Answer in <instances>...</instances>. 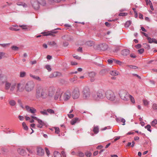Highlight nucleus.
Returning a JSON list of instances; mask_svg holds the SVG:
<instances>
[{
  "mask_svg": "<svg viewBox=\"0 0 157 157\" xmlns=\"http://www.w3.org/2000/svg\"><path fill=\"white\" fill-rule=\"evenodd\" d=\"M36 98H41L43 99L47 98L48 96L52 97V95L49 93L48 88L47 87L39 86L36 90Z\"/></svg>",
  "mask_w": 157,
  "mask_h": 157,
  "instance_id": "obj_1",
  "label": "nucleus"
},
{
  "mask_svg": "<svg viewBox=\"0 0 157 157\" xmlns=\"http://www.w3.org/2000/svg\"><path fill=\"white\" fill-rule=\"evenodd\" d=\"M105 96V93L102 90H98L96 94L93 96V98L95 100L99 101L104 98Z\"/></svg>",
  "mask_w": 157,
  "mask_h": 157,
  "instance_id": "obj_2",
  "label": "nucleus"
},
{
  "mask_svg": "<svg viewBox=\"0 0 157 157\" xmlns=\"http://www.w3.org/2000/svg\"><path fill=\"white\" fill-rule=\"evenodd\" d=\"M41 0L42 2H40L39 1L36 0L32 1L31 2L32 5L35 10H37L39 9L40 8L39 4H41L43 6L45 5L46 3L45 0Z\"/></svg>",
  "mask_w": 157,
  "mask_h": 157,
  "instance_id": "obj_3",
  "label": "nucleus"
},
{
  "mask_svg": "<svg viewBox=\"0 0 157 157\" xmlns=\"http://www.w3.org/2000/svg\"><path fill=\"white\" fill-rule=\"evenodd\" d=\"M34 86L35 84L33 81H29L26 83L25 88L26 91L29 92L33 89Z\"/></svg>",
  "mask_w": 157,
  "mask_h": 157,
  "instance_id": "obj_4",
  "label": "nucleus"
},
{
  "mask_svg": "<svg viewBox=\"0 0 157 157\" xmlns=\"http://www.w3.org/2000/svg\"><path fill=\"white\" fill-rule=\"evenodd\" d=\"M82 95L84 99H87L89 98L90 95V90L88 87H85L82 90Z\"/></svg>",
  "mask_w": 157,
  "mask_h": 157,
  "instance_id": "obj_5",
  "label": "nucleus"
},
{
  "mask_svg": "<svg viewBox=\"0 0 157 157\" xmlns=\"http://www.w3.org/2000/svg\"><path fill=\"white\" fill-rule=\"evenodd\" d=\"M105 96L107 98L111 101H114L115 98L114 93L111 90H108L105 92Z\"/></svg>",
  "mask_w": 157,
  "mask_h": 157,
  "instance_id": "obj_6",
  "label": "nucleus"
},
{
  "mask_svg": "<svg viewBox=\"0 0 157 157\" xmlns=\"http://www.w3.org/2000/svg\"><path fill=\"white\" fill-rule=\"evenodd\" d=\"M57 29H60V28H57L54 30H52L50 31L47 32H42L41 33L43 34L44 36H55V35L54 34L56 33H58V31L56 30Z\"/></svg>",
  "mask_w": 157,
  "mask_h": 157,
  "instance_id": "obj_7",
  "label": "nucleus"
},
{
  "mask_svg": "<svg viewBox=\"0 0 157 157\" xmlns=\"http://www.w3.org/2000/svg\"><path fill=\"white\" fill-rule=\"evenodd\" d=\"M119 94L121 98L124 100H128L129 99V94H127L126 92L124 91H121Z\"/></svg>",
  "mask_w": 157,
  "mask_h": 157,
  "instance_id": "obj_8",
  "label": "nucleus"
},
{
  "mask_svg": "<svg viewBox=\"0 0 157 157\" xmlns=\"http://www.w3.org/2000/svg\"><path fill=\"white\" fill-rule=\"evenodd\" d=\"M80 95L79 90L78 88H75L72 93V95L74 99L78 98Z\"/></svg>",
  "mask_w": 157,
  "mask_h": 157,
  "instance_id": "obj_9",
  "label": "nucleus"
},
{
  "mask_svg": "<svg viewBox=\"0 0 157 157\" xmlns=\"http://www.w3.org/2000/svg\"><path fill=\"white\" fill-rule=\"evenodd\" d=\"M71 96L70 92L69 91H67L63 94V99L64 101H67L69 99Z\"/></svg>",
  "mask_w": 157,
  "mask_h": 157,
  "instance_id": "obj_10",
  "label": "nucleus"
},
{
  "mask_svg": "<svg viewBox=\"0 0 157 157\" xmlns=\"http://www.w3.org/2000/svg\"><path fill=\"white\" fill-rule=\"evenodd\" d=\"M25 108L27 111L32 113H35L36 112V110L33 107H30L28 105H26Z\"/></svg>",
  "mask_w": 157,
  "mask_h": 157,
  "instance_id": "obj_11",
  "label": "nucleus"
},
{
  "mask_svg": "<svg viewBox=\"0 0 157 157\" xmlns=\"http://www.w3.org/2000/svg\"><path fill=\"white\" fill-rule=\"evenodd\" d=\"M37 155L40 156H42L44 154V150L41 147H37Z\"/></svg>",
  "mask_w": 157,
  "mask_h": 157,
  "instance_id": "obj_12",
  "label": "nucleus"
},
{
  "mask_svg": "<svg viewBox=\"0 0 157 157\" xmlns=\"http://www.w3.org/2000/svg\"><path fill=\"white\" fill-rule=\"evenodd\" d=\"M89 76L90 78V80L91 82H94L95 80V77L96 76V73L94 72H91L89 73Z\"/></svg>",
  "mask_w": 157,
  "mask_h": 157,
  "instance_id": "obj_13",
  "label": "nucleus"
},
{
  "mask_svg": "<svg viewBox=\"0 0 157 157\" xmlns=\"http://www.w3.org/2000/svg\"><path fill=\"white\" fill-rule=\"evenodd\" d=\"M17 151L18 153L21 155L25 156L27 155L25 150L23 149L19 148L17 149Z\"/></svg>",
  "mask_w": 157,
  "mask_h": 157,
  "instance_id": "obj_14",
  "label": "nucleus"
},
{
  "mask_svg": "<svg viewBox=\"0 0 157 157\" xmlns=\"http://www.w3.org/2000/svg\"><path fill=\"white\" fill-rule=\"evenodd\" d=\"M62 94V93L59 90L56 92L55 95L54 97V99L56 100L59 97L60 99L61 98V95Z\"/></svg>",
  "mask_w": 157,
  "mask_h": 157,
  "instance_id": "obj_15",
  "label": "nucleus"
},
{
  "mask_svg": "<svg viewBox=\"0 0 157 157\" xmlns=\"http://www.w3.org/2000/svg\"><path fill=\"white\" fill-rule=\"evenodd\" d=\"M39 124L37 125V127L39 128H42L43 126H44L45 124L42 120L39 119L37 120Z\"/></svg>",
  "mask_w": 157,
  "mask_h": 157,
  "instance_id": "obj_16",
  "label": "nucleus"
},
{
  "mask_svg": "<svg viewBox=\"0 0 157 157\" xmlns=\"http://www.w3.org/2000/svg\"><path fill=\"white\" fill-rule=\"evenodd\" d=\"M2 84L5 83V89L6 90H8L11 86V83L6 81H2L1 82Z\"/></svg>",
  "mask_w": 157,
  "mask_h": 157,
  "instance_id": "obj_17",
  "label": "nucleus"
},
{
  "mask_svg": "<svg viewBox=\"0 0 157 157\" xmlns=\"http://www.w3.org/2000/svg\"><path fill=\"white\" fill-rule=\"evenodd\" d=\"M100 48V50L102 51H105L108 48V46L107 44H102L99 45Z\"/></svg>",
  "mask_w": 157,
  "mask_h": 157,
  "instance_id": "obj_18",
  "label": "nucleus"
},
{
  "mask_svg": "<svg viewBox=\"0 0 157 157\" xmlns=\"http://www.w3.org/2000/svg\"><path fill=\"white\" fill-rule=\"evenodd\" d=\"M129 50L125 49L121 51V53L122 55L126 56L129 54Z\"/></svg>",
  "mask_w": 157,
  "mask_h": 157,
  "instance_id": "obj_19",
  "label": "nucleus"
},
{
  "mask_svg": "<svg viewBox=\"0 0 157 157\" xmlns=\"http://www.w3.org/2000/svg\"><path fill=\"white\" fill-rule=\"evenodd\" d=\"M62 38L67 41L72 40L73 39L72 36L68 35H65L63 36L62 37Z\"/></svg>",
  "mask_w": 157,
  "mask_h": 157,
  "instance_id": "obj_20",
  "label": "nucleus"
},
{
  "mask_svg": "<svg viewBox=\"0 0 157 157\" xmlns=\"http://www.w3.org/2000/svg\"><path fill=\"white\" fill-rule=\"evenodd\" d=\"M23 85L20 83H19L17 85V90L19 91H22L23 90Z\"/></svg>",
  "mask_w": 157,
  "mask_h": 157,
  "instance_id": "obj_21",
  "label": "nucleus"
},
{
  "mask_svg": "<svg viewBox=\"0 0 157 157\" xmlns=\"http://www.w3.org/2000/svg\"><path fill=\"white\" fill-rule=\"evenodd\" d=\"M17 5L19 6H22L23 7L25 8L28 7L27 4L22 2H18L17 3Z\"/></svg>",
  "mask_w": 157,
  "mask_h": 157,
  "instance_id": "obj_22",
  "label": "nucleus"
},
{
  "mask_svg": "<svg viewBox=\"0 0 157 157\" xmlns=\"http://www.w3.org/2000/svg\"><path fill=\"white\" fill-rule=\"evenodd\" d=\"M109 71V69H103L100 71V73L101 75H104L106 74Z\"/></svg>",
  "mask_w": 157,
  "mask_h": 157,
  "instance_id": "obj_23",
  "label": "nucleus"
},
{
  "mask_svg": "<svg viewBox=\"0 0 157 157\" xmlns=\"http://www.w3.org/2000/svg\"><path fill=\"white\" fill-rule=\"evenodd\" d=\"M93 131L94 134H97L99 132V128L98 126H94L93 129Z\"/></svg>",
  "mask_w": 157,
  "mask_h": 157,
  "instance_id": "obj_24",
  "label": "nucleus"
},
{
  "mask_svg": "<svg viewBox=\"0 0 157 157\" xmlns=\"http://www.w3.org/2000/svg\"><path fill=\"white\" fill-rule=\"evenodd\" d=\"M110 74L113 76H116L118 75L119 72L116 70L111 71L109 72Z\"/></svg>",
  "mask_w": 157,
  "mask_h": 157,
  "instance_id": "obj_25",
  "label": "nucleus"
},
{
  "mask_svg": "<svg viewBox=\"0 0 157 157\" xmlns=\"http://www.w3.org/2000/svg\"><path fill=\"white\" fill-rule=\"evenodd\" d=\"M48 44L50 46H55L56 47H58L57 44L54 41H48Z\"/></svg>",
  "mask_w": 157,
  "mask_h": 157,
  "instance_id": "obj_26",
  "label": "nucleus"
},
{
  "mask_svg": "<svg viewBox=\"0 0 157 157\" xmlns=\"http://www.w3.org/2000/svg\"><path fill=\"white\" fill-rule=\"evenodd\" d=\"M79 118L77 117H75L71 120V124L72 125L74 124L75 123L78 122L79 121Z\"/></svg>",
  "mask_w": 157,
  "mask_h": 157,
  "instance_id": "obj_27",
  "label": "nucleus"
},
{
  "mask_svg": "<svg viewBox=\"0 0 157 157\" xmlns=\"http://www.w3.org/2000/svg\"><path fill=\"white\" fill-rule=\"evenodd\" d=\"M86 44L88 46L91 47L94 45V43L92 41H88L86 43Z\"/></svg>",
  "mask_w": 157,
  "mask_h": 157,
  "instance_id": "obj_28",
  "label": "nucleus"
},
{
  "mask_svg": "<svg viewBox=\"0 0 157 157\" xmlns=\"http://www.w3.org/2000/svg\"><path fill=\"white\" fill-rule=\"evenodd\" d=\"M58 76V73L57 72H54L52 74H51L49 75V77L50 78H52L53 77H56Z\"/></svg>",
  "mask_w": 157,
  "mask_h": 157,
  "instance_id": "obj_29",
  "label": "nucleus"
},
{
  "mask_svg": "<svg viewBox=\"0 0 157 157\" xmlns=\"http://www.w3.org/2000/svg\"><path fill=\"white\" fill-rule=\"evenodd\" d=\"M9 104L11 106H14L16 104V102L14 100H11L9 101Z\"/></svg>",
  "mask_w": 157,
  "mask_h": 157,
  "instance_id": "obj_30",
  "label": "nucleus"
},
{
  "mask_svg": "<svg viewBox=\"0 0 157 157\" xmlns=\"http://www.w3.org/2000/svg\"><path fill=\"white\" fill-rule=\"evenodd\" d=\"M54 157H62L61 154L57 151L54 152Z\"/></svg>",
  "mask_w": 157,
  "mask_h": 157,
  "instance_id": "obj_31",
  "label": "nucleus"
},
{
  "mask_svg": "<svg viewBox=\"0 0 157 157\" xmlns=\"http://www.w3.org/2000/svg\"><path fill=\"white\" fill-rule=\"evenodd\" d=\"M22 125L24 129L25 130H27L28 129V127L26 124L25 122H23L22 123Z\"/></svg>",
  "mask_w": 157,
  "mask_h": 157,
  "instance_id": "obj_32",
  "label": "nucleus"
},
{
  "mask_svg": "<svg viewBox=\"0 0 157 157\" xmlns=\"http://www.w3.org/2000/svg\"><path fill=\"white\" fill-rule=\"evenodd\" d=\"M30 76L32 77L33 78L35 79H36V80H39V81H40L41 80V79L38 76H36L35 75H32L31 74H30Z\"/></svg>",
  "mask_w": 157,
  "mask_h": 157,
  "instance_id": "obj_33",
  "label": "nucleus"
},
{
  "mask_svg": "<svg viewBox=\"0 0 157 157\" xmlns=\"http://www.w3.org/2000/svg\"><path fill=\"white\" fill-rule=\"evenodd\" d=\"M131 21L130 20L127 21L125 24V26L128 27L131 25Z\"/></svg>",
  "mask_w": 157,
  "mask_h": 157,
  "instance_id": "obj_34",
  "label": "nucleus"
},
{
  "mask_svg": "<svg viewBox=\"0 0 157 157\" xmlns=\"http://www.w3.org/2000/svg\"><path fill=\"white\" fill-rule=\"evenodd\" d=\"M19 26L21 27L22 29L25 30H27L28 28H27V25H20Z\"/></svg>",
  "mask_w": 157,
  "mask_h": 157,
  "instance_id": "obj_35",
  "label": "nucleus"
},
{
  "mask_svg": "<svg viewBox=\"0 0 157 157\" xmlns=\"http://www.w3.org/2000/svg\"><path fill=\"white\" fill-rule=\"evenodd\" d=\"M47 112L50 114H54L55 113L54 111L52 109H47Z\"/></svg>",
  "mask_w": 157,
  "mask_h": 157,
  "instance_id": "obj_36",
  "label": "nucleus"
},
{
  "mask_svg": "<svg viewBox=\"0 0 157 157\" xmlns=\"http://www.w3.org/2000/svg\"><path fill=\"white\" fill-rule=\"evenodd\" d=\"M157 124V120L156 119L154 120L151 122V125L152 126H155Z\"/></svg>",
  "mask_w": 157,
  "mask_h": 157,
  "instance_id": "obj_37",
  "label": "nucleus"
},
{
  "mask_svg": "<svg viewBox=\"0 0 157 157\" xmlns=\"http://www.w3.org/2000/svg\"><path fill=\"white\" fill-rule=\"evenodd\" d=\"M144 45V48L147 50H149L150 49V46L149 44L147 43H144L143 44Z\"/></svg>",
  "mask_w": 157,
  "mask_h": 157,
  "instance_id": "obj_38",
  "label": "nucleus"
},
{
  "mask_svg": "<svg viewBox=\"0 0 157 157\" xmlns=\"http://www.w3.org/2000/svg\"><path fill=\"white\" fill-rule=\"evenodd\" d=\"M144 128H145L147 129V130L148 131H149L150 132H151V130L150 129V128H151V126L150 125L147 124L146 126H145Z\"/></svg>",
  "mask_w": 157,
  "mask_h": 157,
  "instance_id": "obj_39",
  "label": "nucleus"
},
{
  "mask_svg": "<svg viewBox=\"0 0 157 157\" xmlns=\"http://www.w3.org/2000/svg\"><path fill=\"white\" fill-rule=\"evenodd\" d=\"M85 155L87 157H90L92 155V154L90 152L87 151L85 153Z\"/></svg>",
  "mask_w": 157,
  "mask_h": 157,
  "instance_id": "obj_40",
  "label": "nucleus"
},
{
  "mask_svg": "<svg viewBox=\"0 0 157 157\" xmlns=\"http://www.w3.org/2000/svg\"><path fill=\"white\" fill-rule=\"evenodd\" d=\"M130 99L131 101L133 104L135 103V101L134 98L131 95H129V99Z\"/></svg>",
  "mask_w": 157,
  "mask_h": 157,
  "instance_id": "obj_41",
  "label": "nucleus"
},
{
  "mask_svg": "<svg viewBox=\"0 0 157 157\" xmlns=\"http://www.w3.org/2000/svg\"><path fill=\"white\" fill-rule=\"evenodd\" d=\"M20 76L21 77H25L26 75V73L24 71L21 72H20Z\"/></svg>",
  "mask_w": 157,
  "mask_h": 157,
  "instance_id": "obj_42",
  "label": "nucleus"
},
{
  "mask_svg": "<svg viewBox=\"0 0 157 157\" xmlns=\"http://www.w3.org/2000/svg\"><path fill=\"white\" fill-rule=\"evenodd\" d=\"M11 49L14 51H18L19 49V48L15 46H13L11 47Z\"/></svg>",
  "mask_w": 157,
  "mask_h": 157,
  "instance_id": "obj_43",
  "label": "nucleus"
},
{
  "mask_svg": "<svg viewBox=\"0 0 157 157\" xmlns=\"http://www.w3.org/2000/svg\"><path fill=\"white\" fill-rule=\"evenodd\" d=\"M152 107L154 110H157V104L155 103H153L152 104Z\"/></svg>",
  "mask_w": 157,
  "mask_h": 157,
  "instance_id": "obj_44",
  "label": "nucleus"
},
{
  "mask_svg": "<svg viewBox=\"0 0 157 157\" xmlns=\"http://www.w3.org/2000/svg\"><path fill=\"white\" fill-rule=\"evenodd\" d=\"M45 67L49 71H51L52 70V69L51 67V66L49 65H46L45 66Z\"/></svg>",
  "mask_w": 157,
  "mask_h": 157,
  "instance_id": "obj_45",
  "label": "nucleus"
},
{
  "mask_svg": "<svg viewBox=\"0 0 157 157\" xmlns=\"http://www.w3.org/2000/svg\"><path fill=\"white\" fill-rule=\"evenodd\" d=\"M47 112V110H44L43 111H40V113L41 114L46 115H48Z\"/></svg>",
  "mask_w": 157,
  "mask_h": 157,
  "instance_id": "obj_46",
  "label": "nucleus"
},
{
  "mask_svg": "<svg viewBox=\"0 0 157 157\" xmlns=\"http://www.w3.org/2000/svg\"><path fill=\"white\" fill-rule=\"evenodd\" d=\"M78 156L79 157H83L84 156V154L82 152L78 151Z\"/></svg>",
  "mask_w": 157,
  "mask_h": 157,
  "instance_id": "obj_47",
  "label": "nucleus"
},
{
  "mask_svg": "<svg viewBox=\"0 0 157 157\" xmlns=\"http://www.w3.org/2000/svg\"><path fill=\"white\" fill-rule=\"evenodd\" d=\"M149 3L151 10H153L154 9L152 2L150 0L149 1Z\"/></svg>",
  "mask_w": 157,
  "mask_h": 157,
  "instance_id": "obj_48",
  "label": "nucleus"
},
{
  "mask_svg": "<svg viewBox=\"0 0 157 157\" xmlns=\"http://www.w3.org/2000/svg\"><path fill=\"white\" fill-rule=\"evenodd\" d=\"M55 133L57 134H59L60 131L59 128L58 127H55Z\"/></svg>",
  "mask_w": 157,
  "mask_h": 157,
  "instance_id": "obj_49",
  "label": "nucleus"
},
{
  "mask_svg": "<svg viewBox=\"0 0 157 157\" xmlns=\"http://www.w3.org/2000/svg\"><path fill=\"white\" fill-rule=\"evenodd\" d=\"M128 13H121L119 14V16H124L127 15Z\"/></svg>",
  "mask_w": 157,
  "mask_h": 157,
  "instance_id": "obj_50",
  "label": "nucleus"
},
{
  "mask_svg": "<svg viewBox=\"0 0 157 157\" xmlns=\"http://www.w3.org/2000/svg\"><path fill=\"white\" fill-rule=\"evenodd\" d=\"M15 86H16L15 84H13V85H12L11 86V88L10 89V91H13L14 90V89L15 87Z\"/></svg>",
  "mask_w": 157,
  "mask_h": 157,
  "instance_id": "obj_51",
  "label": "nucleus"
},
{
  "mask_svg": "<svg viewBox=\"0 0 157 157\" xmlns=\"http://www.w3.org/2000/svg\"><path fill=\"white\" fill-rule=\"evenodd\" d=\"M9 29L10 30H11L14 31H18L19 30V29L15 28L13 27L9 28Z\"/></svg>",
  "mask_w": 157,
  "mask_h": 157,
  "instance_id": "obj_52",
  "label": "nucleus"
},
{
  "mask_svg": "<svg viewBox=\"0 0 157 157\" xmlns=\"http://www.w3.org/2000/svg\"><path fill=\"white\" fill-rule=\"evenodd\" d=\"M113 61H114V63H117V64H118L119 65H121V61H119V60H116L115 59H113Z\"/></svg>",
  "mask_w": 157,
  "mask_h": 157,
  "instance_id": "obj_53",
  "label": "nucleus"
},
{
  "mask_svg": "<svg viewBox=\"0 0 157 157\" xmlns=\"http://www.w3.org/2000/svg\"><path fill=\"white\" fill-rule=\"evenodd\" d=\"M45 150L47 155L49 156L50 154V153L48 149L46 147L45 148Z\"/></svg>",
  "mask_w": 157,
  "mask_h": 157,
  "instance_id": "obj_54",
  "label": "nucleus"
},
{
  "mask_svg": "<svg viewBox=\"0 0 157 157\" xmlns=\"http://www.w3.org/2000/svg\"><path fill=\"white\" fill-rule=\"evenodd\" d=\"M147 39L148 41V42L149 43H153V41H151L152 40V38H151L150 37H148L147 38Z\"/></svg>",
  "mask_w": 157,
  "mask_h": 157,
  "instance_id": "obj_55",
  "label": "nucleus"
},
{
  "mask_svg": "<svg viewBox=\"0 0 157 157\" xmlns=\"http://www.w3.org/2000/svg\"><path fill=\"white\" fill-rule=\"evenodd\" d=\"M144 50L143 48H141L138 50V52L140 54H142L144 52Z\"/></svg>",
  "mask_w": 157,
  "mask_h": 157,
  "instance_id": "obj_56",
  "label": "nucleus"
},
{
  "mask_svg": "<svg viewBox=\"0 0 157 157\" xmlns=\"http://www.w3.org/2000/svg\"><path fill=\"white\" fill-rule=\"evenodd\" d=\"M143 101L144 104L145 105H147L149 104V102L147 100H144Z\"/></svg>",
  "mask_w": 157,
  "mask_h": 157,
  "instance_id": "obj_57",
  "label": "nucleus"
},
{
  "mask_svg": "<svg viewBox=\"0 0 157 157\" xmlns=\"http://www.w3.org/2000/svg\"><path fill=\"white\" fill-rule=\"evenodd\" d=\"M69 43L68 42L64 41L63 42V46L65 47H66L68 46Z\"/></svg>",
  "mask_w": 157,
  "mask_h": 157,
  "instance_id": "obj_58",
  "label": "nucleus"
},
{
  "mask_svg": "<svg viewBox=\"0 0 157 157\" xmlns=\"http://www.w3.org/2000/svg\"><path fill=\"white\" fill-rule=\"evenodd\" d=\"M10 44L9 43L8 44H0V45L2 47H5L7 45H9Z\"/></svg>",
  "mask_w": 157,
  "mask_h": 157,
  "instance_id": "obj_59",
  "label": "nucleus"
},
{
  "mask_svg": "<svg viewBox=\"0 0 157 157\" xmlns=\"http://www.w3.org/2000/svg\"><path fill=\"white\" fill-rule=\"evenodd\" d=\"M125 120L123 118H121V122H122L123 124H122L123 125H124L125 124Z\"/></svg>",
  "mask_w": 157,
  "mask_h": 157,
  "instance_id": "obj_60",
  "label": "nucleus"
},
{
  "mask_svg": "<svg viewBox=\"0 0 157 157\" xmlns=\"http://www.w3.org/2000/svg\"><path fill=\"white\" fill-rule=\"evenodd\" d=\"M107 62L109 64H111L112 63L114 62L113 59V60H112V59H108L107 60Z\"/></svg>",
  "mask_w": 157,
  "mask_h": 157,
  "instance_id": "obj_61",
  "label": "nucleus"
},
{
  "mask_svg": "<svg viewBox=\"0 0 157 157\" xmlns=\"http://www.w3.org/2000/svg\"><path fill=\"white\" fill-rule=\"evenodd\" d=\"M18 118L20 121H23L24 119V117L21 115H19Z\"/></svg>",
  "mask_w": 157,
  "mask_h": 157,
  "instance_id": "obj_62",
  "label": "nucleus"
},
{
  "mask_svg": "<svg viewBox=\"0 0 157 157\" xmlns=\"http://www.w3.org/2000/svg\"><path fill=\"white\" fill-rule=\"evenodd\" d=\"M26 149L29 153L32 154L33 153V151L30 148H26Z\"/></svg>",
  "mask_w": 157,
  "mask_h": 157,
  "instance_id": "obj_63",
  "label": "nucleus"
},
{
  "mask_svg": "<svg viewBox=\"0 0 157 157\" xmlns=\"http://www.w3.org/2000/svg\"><path fill=\"white\" fill-rule=\"evenodd\" d=\"M1 150L4 152H6L7 151V149L4 147H2Z\"/></svg>",
  "mask_w": 157,
  "mask_h": 157,
  "instance_id": "obj_64",
  "label": "nucleus"
}]
</instances>
